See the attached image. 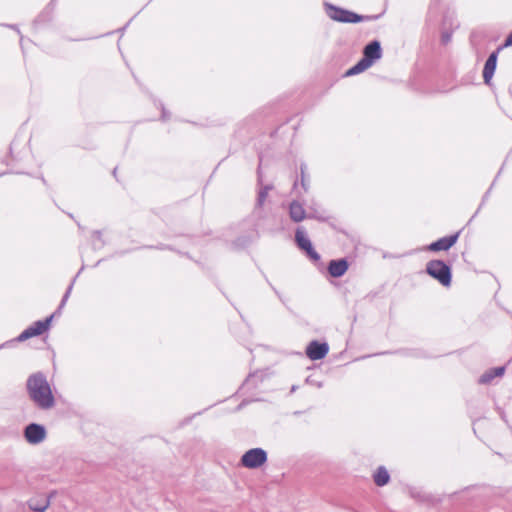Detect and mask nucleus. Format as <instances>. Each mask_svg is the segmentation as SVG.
Listing matches in <instances>:
<instances>
[{"mask_svg": "<svg viewBox=\"0 0 512 512\" xmlns=\"http://www.w3.org/2000/svg\"><path fill=\"white\" fill-rule=\"evenodd\" d=\"M27 389L32 401L41 409H50L55 399L46 377L41 373L31 375L27 381Z\"/></svg>", "mask_w": 512, "mask_h": 512, "instance_id": "nucleus-1", "label": "nucleus"}, {"mask_svg": "<svg viewBox=\"0 0 512 512\" xmlns=\"http://www.w3.org/2000/svg\"><path fill=\"white\" fill-rule=\"evenodd\" d=\"M363 55V58L346 72V76L359 74L370 68L375 61L379 60L382 57L380 43L378 41H372L366 45Z\"/></svg>", "mask_w": 512, "mask_h": 512, "instance_id": "nucleus-2", "label": "nucleus"}, {"mask_svg": "<svg viewBox=\"0 0 512 512\" xmlns=\"http://www.w3.org/2000/svg\"><path fill=\"white\" fill-rule=\"evenodd\" d=\"M427 273L438 280L443 286H450L451 284V270L443 261L432 260L427 263Z\"/></svg>", "mask_w": 512, "mask_h": 512, "instance_id": "nucleus-3", "label": "nucleus"}, {"mask_svg": "<svg viewBox=\"0 0 512 512\" xmlns=\"http://www.w3.org/2000/svg\"><path fill=\"white\" fill-rule=\"evenodd\" d=\"M267 459V452L264 449L252 448L242 455L240 463L245 468L257 469L264 465L267 462Z\"/></svg>", "mask_w": 512, "mask_h": 512, "instance_id": "nucleus-4", "label": "nucleus"}, {"mask_svg": "<svg viewBox=\"0 0 512 512\" xmlns=\"http://www.w3.org/2000/svg\"><path fill=\"white\" fill-rule=\"evenodd\" d=\"M47 437V431L43 425L31 423L24 429V438L31 445L42 443Z\"/></svg>", "mask_w": 512, "mask_h": 512, "instance_id": "nucleus-5", "label": "nucleus"}, {"mask_svg": "<svg viewBox=\"0 0 512 512\" xmlns=\"http://www.w3.org/2000/svg\"><path fill=\"white\" fill-rule=\"evenodd\" d=\"M327 14L331 19L338 22L357 23L363 20V17L360 15L332 5H327Z\"/></svg>", "mask_w": 512, "mask_h": 512, "instance_id": "nucleus-6", "label": "nucleus"}, {"mask_svg": "<svg viewBox=\"0 0 512 512\" xmlns=\"http://www.w3.org/2000/svg\"><path fill=\"white\" fill-rule=\"evenodd\" d=\"M52 318L53 316L51 315L45 320L34 322L31 326H29L19 335L18 340L25 341L31 337L41 335L42 333L49 329Z\"/></svg>", "mask_w": 512, "mask_h": 512, "instance_id": "nucleus-7", "label": "nucleus"}, {"mask_svg": "<svg viewBox=\"0 0 512 512\" xmlns=\"http://www.w3.org/2000/svg\"><path fill=\"white\" fill-rule=\"evenodd\" d=\"M295 239L298 246L307 252V254L313 259L318 260L320 257L318 253L313 249L312 244L307 237L305 231L301 228H298L295 234Z\"/></svg>", "mask_w": 512, "mask_h": 512, "instance_id": "nucleus-8", "label": "nucleus"}, {"mask_svg": "<svg viewBox=\"0 0 512 512\" xmlns=\"http://www.w3.org/2000/svg\"><path fill=\"white\" fill-rule=\"evenodd\" d=\"M329 351V347L326 343H319L312 341L306 349V354L311 360L323 359Z\"/></svg>", "mask_w": 512, "mask_h": 512, "instance_id": "nucleus-9", "label": "nucleus"}, {"mask_svg": "<svg viewBox=\"0 0 512 512\" xmlns=\"http://www.w3.org/2000/svg\"><path fill=\"white\" fill-rule=\"evenodd\" d=\"M459 233L454 235L443 237L436 242L431 243L428 249L431 251H446L451 248L458 240Z\"/></svg>", "mask_w": 512, "mask_h": 512, "instance_id": "nucleus-10", "label": "nucleus"}, {"mask_svg": "<svg viewBox=\"0 0 512 512\" xmlns=\"http://www.w3.org/2000/svg\"><path fill=\"white\" fill-rule=\"evenodd\" d=\"M348 269V263L345 259L340 260H332L329 263L328 271L333 277H341L343 276Z\"/></svg>", "mask_w": 512, "mask_h": 512, "instance_id": "nucleus-11", "label": "nucleus"}, {"mask_svg": "<svg viewBox=\"0 0 512 512\" xmlns=\"http://www.w3.org/2000/svg\"><path fill=\"white\" fill-rule=\"evenodd\" d=\"M496 62H497V54L492 53L488 57V59L485 63L484 69H483V79L486 84L490 83V81L494 75V72L496 69Z\"/></svg>", "mask_w": 512, "mask_h": 512, "instance_id": "nucleus-12", "label": "nucleus"}, {"mask_svg": "<svg viewBox=\"0 0 512 512\" xmlns=\"http://www.w3.org/2000/svg\"><path fill=\"white\" fill-rule=\"evenodd\" d=\"M290 217L295 222H300L305 218V210L298 202H292L290 205Z\"/></svg>", "mask_w": 512, "mask_h": 512, "instance_id": "nucleus-13", "label": "nucleus"}, {"mask_svg": "<svg viewBox=\"0 0 512 512\" xmlns=\"http://www.w3.org/2000/svg\"><path fill=\"white\" fill-rule=\"evenodd\" d=\"M390 476L384 467H379L374 474V481L378 486H384L389 482Z\"/></svg>", "mask_w": 512, "mask_h": 512, "instance_id": "nucleus-14", "label": "nucleus"}, {"mask_svg": "<svg viewBox=\"0 0 512 512\" xmlns=\"http://www.w3.org/2000/svg\"><path fill=\"white\" fill-rule=\"evenodd\" d=\"M504 374V368L503 367H497V368H493L489 371H487L486 373H484L481 378H480V382L481 383H488L490 382L493 378L495 377H500Z\"/></svg>", "mask_w": 512, "mask_h": 512, "instance_id": "nucleus-15", "label": "nucleus"}, {"mask_svg": "<svg viewBox=\"0 0 512 512\" xmlns=\"http://www.w3.org/2000/svg\"><path fill=\"white\" fill-rule=\"evenodd\" d=\"M30 508L32 512H45V510L48 508V502L45 499L41 505H34L33 502H31Z\"/></svg>", "mask_w": 512, "mask_h": 512, "instance_id": "nucleus-16", "label": "nucleus"}, {"mask_svg": "<svg viewBox=\"0 0 512 512\" xmlns=\"http://www.w3.org/2000/svg\"><path fill=\"white\" fill-rule=\"evenodd\" d=\"M268 191H269V187H265L264 189H262L260 192H259V195H258V205H262L268 195Z\"/></svg>", "mask_w": 512, "mask_h": 512, "instance_id": "nucleus-17", "label": "nucleus"}, {"mask_svg": "<svg viewBox=\"0 0 512 512\" xmlns=\"http://www.w3.org/2000/svg\"><path fill=\"white\" fill-rule=\"evenodd\" d=\"M512 46V32L507 36L504 44H503V47H510Z\"/></svg>", "mask_w": 512, "mask_h": 512, "instance_id": "nucleus-18", "label": "nucleus"}, {"mask_svg": "<svg viewBox=\"0 0 512 512\" xmlns=\"http://www.w3.org/2000/svg\"><path fill=\"white\" fill-rule=\"evenodd\" d=\"M70 291H71V287H69L68 291L66 292V294H65V296H64V298H63V300H62V303H61V305H60V308H62V307H63V305L65 304V302H66V300H67V298H68V296H69Z\"/></svg>", "mask_w": 512, "mask_h": 512, "instance_id": "nucleus-19", "label": "nucleus"}, {"mask_svg": "<svg viewBox=\"0 0 512 512\" xmlns=\"http://www.w3.org/2000/svg\"><path fill=\"white\" fill-rule=\"evenodd\" d=\"M302 185L303 187H305V179H304V175L302 174Z\"/></svg>", "mask_w": 512, "mask_h": 512, "instance_id": "nucleus-20", "label": "nucleus"}]
</instances>
